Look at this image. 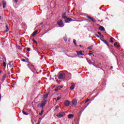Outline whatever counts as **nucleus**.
Here are the masks:
<instances>
[{
	"instance_id": "f257e3e1",
	"label": "nucleus",
	"mask_w": 124,
	"mask_h": 124,
	"mask_svg": "<svg viewBox=\"0 0 124 124\" xmlns=\"http://www.w3.org/2000/svg\"><path fill=\"white\" fill-rule=\"evenodd\" d=\"M47 103V100H45L42 102V103H40L38 104V107H41V108H42L43 109V107H44L45 105H46V104Z\"/></svg>"
},
{
	"instance_id": "f03ea898",
	"label": "nucleus",
	"mask_w": 124,
	"mask_h": 124,
	"mask_svg": "<svg viewBox=\"0 0 124 124\" xmlns=\"http://www.w3.org/2000/svg\"><path fill=\"white\" fill-rule=\"evenodd\" d=\"M58 78L59 79H64L65 78V74L63 73L60 74L58 76Z\"/></svg>"
},
{
	"instance_id": "7ed1b4c3",
	"label": "nucleus",
	"mask_w": 124,
	"mask_h": 124,
	"mask_svg": "<svg viewBox=\"0 0 124 124\" xmlns=\"http://www.w3.org/2000/svg\"><path fill=\"white\" fill-rule=\"evenodd\" d=\"M57 24L58 26H60L59 27L60 28H62L63 26H64V25H62V24H63V22L62 20H59L58 21Z\"/></svg>"
},
{
	"instance_id": "20e7f679",
	"label": "nucleus",
	"mask_w": 124,
	"mask_h": 124,
	"mask_svg": "<svg viewBox=\"0 0 124 124\" xmlns=\"http://www.w3.org/2000/svg\"><path fill=\"white\" fill-rule=\"evenodd\" d=\"M64 115H65L64 112H60V113L57 114L56 116L57 117H58V118H62L63 116H64Z\"/></svg>"
},
{
	"instance_id": "39448f33",
	"label": "nucleus",
	"mask_w": 124,
	"mask_h": 124,
	"mask_svg": "<svg viewBox=\"0 0 124 124\" xmlns=\"http://www.w3.org/2000/svg\"><path fill=\"white\" fill-rule=\"evenodd\" d=\"M63 88V86H57L56 88L55 89V92H58V91L61 90Z\"/></svg>"
},
{
	"instance_id": "423d86ee",
	"label": "nucleus",
	"mask_w": 124,
	"mask_h": 124,
	"mask_svg": "<svg viewBox=\"0 0 124 124\" xmlns=\"http://www.w3.org/2000/svg\"><path fill=\"white\" fill-rule=\"evenodd\" d=\"M87 17L88 19H90V20H91V21H92V22H93V23H95L96 22V20H95V19L94 18H93V17H92L89 16H87Z\"/></svg>"
},
{
	"instance_id": "0eeeda50",
	"label": "nucleus",
	"mask_w": 124,
	"mask_h": 124,
	"mask_svg": "<svg viewBox=\"0 0 124 124\" xmlns=\"http://www.w3.org/2000/svg\"><path fill=\"white\" fill-rule=\"evenodd\" d=\"M77 104V100H76V99L73 100L72 106H76Z\"/></svg>"
},
{
	"instance_id": "6e6552de",
	"label": "nucleus",
	"mask_w": 124,
	"mask_h": 124,
	"mask_svg": "<svg viewBox=\"0 0 124 124\" xmlns=\"http://www.w3.org/2000/svg\"><path fill=\"white\" fill-rule=\"evenodd\" d=\"M64 104L65 106H69L70 104V101H68V100H66L64 102Z\"/></svg>"
},
{
	"instance_id": "1a4fd4ad",
	"label": "nucleus",
	"mask_w": 124,
	"mask_h": 124,
	"mask_svg": "<svg viewBox=\"0 0 124 124\" xmlns=\"http://www.w3.org/2000/svg\"><path fill=\"white\" fill-rule=\"evenodd\" d=\"M28 67L31 69V71H32L33 69H34V66L31 64H29L28 65Z\"/></svg>"
},
{
	"instance_id": "9d476101",
	"label": "nucleus",
	"mask_w": 124,
	"mask_h": 124,
	"mask_svg": "<svg viewBox=\"0 0 124 124\" xmlns=\"http://www.w3.org/2000/svg\"><path fill=\"white\" fill-rule=\"evenodd\" d=\"M65 72H66L67 73V78H68V79L69 80L70 79H71V76H72V75H71V73H67V71H64Z\"/></svg>"
},
{
	"instance_id": "9b49d317",
	"label": "nucleus",
	"mask_w": 124,
	"mask_h": 124,
	"mask_svg": "<svg viewBox=\"0 0 124 124\" xmlns=\"http://www.w3.org/2000/svg\"><path fill=\"white\" fill-rule=\"evenodd\" d=\"M101 41H102L103 42H104V43H105V44H106V45L108 47H109V44H108V43L107 42V41H106V40H103L102 39H100Z\"/></svg>"
},
{
	"instance_id": "f8f14e48",
	"label": "nucleus",
	"mask_w": 124,
	"mask_h": 124,
	"mask_svg": "<svg viewBox=\"0 0 124 124\" xmlns=\"http://www.w3.org/2000/svg\"><path fill=\"white\" fill-rule=\"evenodd\" d=\"M2 4H3V8H5V7H6V1H5V0H3L2 1Z\"/></svg>"
},
{
	"instance_id": "ddd939ff",
	"label": "nucleus",
	"mask_w": 124,
	"mask_h": 124,
	"mask_svg": "<svg viewBox=\"0 0 124 124\" xmlns=\"http://www.w3.org/2000/svg\"><path fill=\"white\" fill-rule=\"evenodd\" d=\"M99 31H105V29L103 26H100L99 27Z\"/></svg>"
},
{
	"instance_id": "4468645a",
	"label": "nucleus",
	"mask_w": 124,
	"mask_h": 124,
	"mask_svg": "<svg viewBox=\"0 0 124 124\" xmlns=\"http://www.w3.org/2000/svg\"><path fill=\"white\" fill-rule=\"evenodd\" d=\"M83 52H84V51H81L80 52L78 51V52H77V55H78V56H84V54L82 53Z\"/></svg>"
},
{
	"instance_id": "2eb2a0df",
	"label": "nucleus",
	"mask_w": 124,
	"mask_h": 124,
	"mask_svg": "<svg viewBox=\"0 0 124 124\" xmlns=\"http://www.w3.org/2000/svg\"><path fill=\"white\" fill-rule=\"evenodd\" d=\"M75 88V84L74 83H71V87H70V90H74Z\"/></svg>"
},
{
	"instance_id": "dca6fc26",
	"label": "nucleus",
	"mask_w": 124,
	"mask_h": 124,
	"mask_svg": "<svg viewBox=\"0 0 124 124\" xmlns=\"http://www.w3.org/2000/svg\"><path fill=\"white\" fill-rule=\"evenodd\" d=\"M48 95H49V93H46V94L43 95V99H46L48 97Z\"/></svg>"
},
{
	"instance_id": "f3484780",
	"label": "nucleus",
	"mask_w": 124,
	"mask_h": 124,
	"mask_svg": "<svg viewBox=\"0 0 124 124\" xmlns=\"http://www.w3.org/2000/svg\"><path fill=\"white\" fill-rule=\"evenodd\" d=\"M68 119H71L74 118V114H69L68 116Z\"/></svg>"
},
{
	"instance_id": "a211bd4d",
	"label": "nucleus",
	"mask_w": 124,
	"mask_h": 124,
	"mask_svg": "<svg viewBox=\"0 0 124 124\" xmlns=\"http://www.w3.org/2000/svg\"><path fill=\"white\" fill-rule=\"evenodd\" d=\"M66 18H67V17L66 16H65V13H64L62 15V19H66Z\"/></svg>"
},
{
	"instance_id": "6ab92c4d",
	"label": "nucleus",
	"mask_w": 124,
	"mask_h": 124,
	"mask_svg": "<svg viewBox=\"0 0 124 124\" xmlns=\"http://www.w3.org/2000/svg\"><path fill=\"white\" fill-rule=\"evenodd\" d=\"M37 33V31H34V32L32 33L31 36H35V35H36V34Z\"/></svg>"
},
{
	"instance_id": "aec40b11",
	"label": "nucleus",
	"mask_w": 124,
	"mask_h": 124,
	"mask_svg": "<svg viewBox=\"0 0 124 124\" xmlns=\"http://www.w3.org/2000/svg\"><path fill=\"white\" fill-rule=\"evenodd\" d=\"M9 31V29H8V25H6V30L4 31V32H7V31Z\"/></svg>"
},
{
	"instance_id": "412c9836",
	"label": "nucleus",
	"mask_w": 124,
	"mask_h": 124,
	"mask_svg": "<svg viewBox=\"0 0 124 124\" xmlns=\"http://www.w3.org/2000/svg\"><path fill=\"white\" fill-rule=\"evenodd\" d=\"M43 113H44V110H42L40 113H39V115L40 116H42V115H43Z\"/></svg>"
},
{
	"instance_id": "4be33fe9",
	"label": "nucleus",
	"mask_w": 124,
	"mask_h": 124,
	"mask_svg": "<svg viewBox=\"0 0 124 124\" xmlns=\"http://www.w3.org/2000/svg\"><path fill=\"white\" fill-rule=\"evenodd\" d=\"M70 21H71V18H67L66 20H65V22H70Z\"/></svg>"
},
{
	"instance_id": "5701e85b",
	"label": "nucleus",
	"mask_w": 124,
	"mask_h": 124,
	"mask_svg": "<svg viewBox=\"0 0 124 124\" xmlns=\"http://www.w3.org/2000/svg\"><path fill=\"white\" fill-rule=\"evenodd\" d=\"M22 113L23 114H24V115H26V116H28V115H29V113L24 111H22Z\"/></svg>"
},
{
	"instance_id": "b1692460",
	"label": "nucleus",
	"mask_w": 124,
	"mask_h": 124,
	"mask_svg": "<svg viewBox=\"0 0 124 124\" xmlns=\"http://www.w3.org/2000/svg\"><path fill=\"white\" fill-rule=\"evenodd\" d=\"M41 120H42V118H40L39 120H38V123L37 124H40V123H41Z\"/></svg>"
},
{
	"instance_id": "393cba45",
	"label": "nucleus",
	"mask_w": 124,
	"mask_h": 124,
	"mask_svg": "<svg viewBox=\"0 0 124 124\" xmlns=\"http://www.w3.org/2000/svg\"><path fill=\"white\" fill-rule=\"evenodd\" d=\"M73 43L75 44V46H77V44L76 43V40L74 39L73 40Z\"/></svg>"
},
{
	"instance_id": "a878e982",
	"label": "nucleus",
	"mask_w": 124,
	"mask_h": 124,
	"mask_svg": "<svg viewBox=\"0 0 124 124\" xmlns=\"http://www.w3.org/2000/svg\"><path fill=\"white\" fill-rule=\"evenodd\" d=\"M93 64V66H95L96 68H100V67L98 66V65H94V64Z\"/></svg>"
},
{
	"instance_id": "bb28decb",
	"label": "nucleus",
	"mask_w": 124,
	"mask_h": 124,
	"mask_svg": "<svg viewBox=\"0 0 124 124\" xmlns=\"http://www.w3.org/2000/svg\"><path fill=\"white\" fill-rule=\"evenodd\" d=\"M61 98L62 97H59V96L57 97V99H56V101H58L60 100Z\"/></svg>"
},
{
	"instance_id": "cd10ccee",
	"label": "nucleus",
	"mask_w": 124,
	"mask_h": 124,
	"mask_svg": "<svg viewBox=\"0 0 124 124\" xmlns=\"http://www.w3.org/2000/svg\"><path fill=\"white\" fill-rule=\"evenodd\" d=\"M9 65H10V67L13 66V64L11 63L10 62H9Z\"/></svg>"
},
{
	"instance_id": "c85d7f7f",
	"label": "nucleus",
	"mask_w": 124,
	"mask_h": 124,
	"mask_svg": "<svg viewBox=\"0 0 124 124\" xmlns=\"http://www.w3.org/2000/svg\"><path fill=\"white\" fill-rule=\"evenodd\" d=\"M32 72H33V73H34V74L33 75V77H36V75L35 74V73L33 71H32Z\"/></svg>"
},
{
	"instance_id": "c756f323",
	"label": "nucleus",
	"mask_w": 124,
	"mask_h": 124,
	"mask_svg": "<svg viewBox=\"0 0 124 124\" xmlns=\"http://www.w3.org/2000/svg\"><path fill=\"white\" fill-rule=\"evenodd\" d=\"M17 48H18V49H19V50H21V51H22V48H20V46L17 45L16 46Z\"/></svg>"
},
{
	"instance_id": "7c9ffc66",
	"label": "nucleus",
	"mask_w": 124,
	"mask_h": 124,
	"mask_svg": "<svg viewBox=\"0 0 124 124\" xmlns=\"http://www.w3.org/2000/svg\"><path fill=\"white\" fill-rule=\"evenodd\" d=\"M88 49L89 50H92V49H93V46L88 47Z\"/></svg>"
},
{
	"instance_id": "2f4dec72",
	"label": "nucleus",
	"mask_w": 124,
	"mask_h": 124,
	"mask_svg": "<svg viewBox=\"0 0 124 124\" xmlns=\"http://www.w3.org/2000/svg\"><path fill=\"white\" fill-rule=\"evenodd\" d=\"M3 64L4 67H6V63H5V62H3Z\"/></svg>"
},
{
	"instance_id": "473e14b6",
	"label": "nucleus",
	"mask_w": 124,
	"mask_h": 124,
	"mask_svg": "<svg viewBox=\"0 0 124 124\" xmlns=\"http://www.w3.org/2000/svg\"><path fill=\"white\" fill-rule=\"evenodd\" d=\"M2 78L3 80H4V78H6V76L5 75H3Z\"/></svg>"
},
{
	"instance_id": "72a5a7b5",
	"label": "nucleus",
	"mask_w": 124,
	"mask_h": 124,
	"mask_svg": "<svg viewBox=\"0 0 124 124\" xmlns=\"http://www.w3.org/2000/svg\"><path fill=\"white\" fill-rule=\"evenodd\" d=\"M112 39H113V38H110V42H111V43H113V42H114V41L112 40Z\"/></svg>"
},
{
	"instance_id": "f704fd0d",
	"label": "nucleus",
	"mask_w": 124,
	"mask_h": 124,
	"mask_svg": "<svg viewBox=\"0 0 124 124\" xmlns=\"http://www.w3.org/2000/svg\"><path fill=\"white\" fill-rule=\"evenodd\" d=\"M64 40L66 42V41H67V39L66 38H64Z\"/></svg>"
},
{
	"instance_id": "c9c22d12",
	"label": "nucleus",
	"mask_w": 124,
	"mask_h": 124,
	"mask_svg": "<svg viewBox=\"0 0 124 124\" xmlns=\"http://www.w3.org/2000/svg\"><path fill=\"white\" fill-rule=\"evenodd\" d=\"M27 51H28V52H30V51H31V49H30L29 48H28L27 49Z\"/></svg>"
},
{
	"instance_id": "e433bc0d",
	"label": "nucleus",
	"mask_w": 124,
	"mask_h": 124,
	"mask_svg": "<svg viewBox=\"0 0 124 124\" xmlns=\"http://www.w3.org/2000/svg\"><path fill=\"white\" fill-rule=\"evenodd\" d=\"M87 60L89 64H93V63H91V62H89V61H88V59H87Z\"/></svg>"
},
{
	"instance_id": "4c0bfd02",
	"label": "nucleus",
	"mask_w": 124,
	"mask_h": 124,
	"mask_svg": "<svg viewBox=\"0 0 124 124\" xmlns=\"http://www.w3.org/2000/svg\"><path fill=\"white\" fill-rule=\"evenodd\" d=\"M32 40H33V42H34V43H37V42L36 41L34 40V39H33Z\"/></svg>"
},
{
	"instance_id": "58836bf2",
	"label": "nucleus",
	"mask_w": 124,
	"mask_h": 124,
	"mask_svg": "<svg viewBox=\"0 0 124 124\" xmlns=\"http://www.w3.org/2000/svg\"><path fill=\"white\" fill-rule=\"evenodd\" d=\"M59 108H60V107L59 106L56 107V109H59Z\"/></svg>"
},
{
	"instance_id": "ea45409f",
	"label": "nucleus",
	"mask_w": 124,
	"mask_h": 124,
	"mask_svg": "<svg viewBox=\"0 0 124 124\" xmlns=\"http://www.w3.org/2000/svg\"><path fill=\"white\" fill-rule=\"evenodd\" d=\"M95 36L97 37H99V35H98L97 34H95Z\"/></svg>"
},
{
	"instance_id": "a19ab883",
	"label": "nucleus",
	"mask_w": 124,
	"mask_h": 124,
	"mask_svg": "<svg viewBox=\"0 0 124 124\" xmlns=\"http://www.w3.org/2000/svg\"><path fill=\"white\" fill-rule=\"evenodd\" d=\"M14 1L17 3V2H18V0H14Z\"/></svg>"
},
{
	"instance_id": "79ce46f5",
	"label": "nucleus",
	"mask_w": 124,
	"mask_h": 124,
	"mask_svg": "<svg viewBox=\"0 0 124 124\" xmlns=\"http://www.w3.org/2000/svg\"><path fill=\"white\" fill-rule=\"evenodd\" d=\"M21 61L22 62H26V60L25 59H22Z\"/></svg>"
},
{
	"instance_id": "37998d69",
	"label": "nucleus",
	"mask_w": 124,
	"mask_h": 124,
	"mask_svg": "<svg viewBox=\"0 0 124 124\" xmlns=\"http://www.w3.org/2000/svg\"><path fill=\"white\" fill-rule=\"evenodd\" d=\"M89 101V99L86 100L85 103H87V102H88V101Z\"/></svg>"
},
{
	"instance_id": "c03bdc74",
	"label": "nucleus",
	"mask_w": 124,
	"mask_h": 124,
	"mask_svg": "<svg viewBox=\"0 0 124 124\" xmlns=\"http://www.w3.org/2000/svg\"><path fill=\"white\" fill-rule=\"evenodd\" d=\"M98 34H99V35H101V33H100V32H98Z\"/></svg>"
},
{
	"instance_id": "a18cd8bd",
	"label": "nucleus",
	"mask_w": 124,
	"mask_h": 124,
	"mask_svg": "<svg viewBox=\"0 0 124 124\" xmlns=\"http://www.w3.org/2000/svg\"><path fill=\"white\" fill-rule=\"evenodd\" d=\"M1 100V94H0V101Z\"/></svg>"
},
{
	"instance_id": "49530a36",
	"label": "nucleus",
	"mask_w": 124,
	"mask_h": 124,
	"mask_svg": "<svg viewBox=\"0 0 124 124\" xmlns=\"http://www.w3.org/2000/svg\"><path fill=\"white\" fill-rule=\"evenodd\" d=\"M101 37L103 38V37H104V36H103V35H101Z\"/></svg>"
},
{
	"instance_id": "de8ad7c7",
	"label": "nucleus",
	"mask_w": 124,
	"mask_h": 124,
	"mask_svg": "<svg viewBox=\"0 0 124 124\" xmlns=\"http://www.w3.org/2000/svg\"><path fill=\"white\" fill-rule=\"evenodd\" d=\"M9 62L11 63L12 62H13V61H10Z\"/></svg>"
},
{
	"instance_id": "09e8293b",
	"label": "nucleus",
	"mask_w": 124,
	"mask_h": 124,
	"mask_svg": "<svg viewBox=\"0 0 124 124\" xmlns=\"http://www.w3.org/2000/svg\"><path fill=\"white\" fill-rule=\"evenodd\" d=\"M117 45H118V44H117V43H114V45H115V46Z\"/></svg>"
},
{
	"instance_id": "8fccbe9b",
	"label": "nucleus",
	"mask_w": 124,
	"mask_h": 124,
	"mask_svg": "<svg viewBox=\"0 0 124 124\" xmlns=\"http://www.w3.org/2000/svg\"><path fill=\"white\" fill-rule=\"evenodd\" d=\"M89 104H90V103H88V104H87V106L85 107V108H87V107H88Z\"/></svg>"
},
{
	"instance_id": "3c124183",
	"label": "nucleus",
	"mask_w": 124,
	"mask_h": 124,
	"mask_svg": "<svg viewBox=\"0 0 124 124\" xmlns=\"http://www.w3.org/2000/svg\"><path fill=\"white\" fill-rule=\"evenodd\" d=\"M110 69H113V66L110 67Z\"/></svg>"
},
{
	"instance_id": "603ef678",
	"label": "nucleus",
	"mask_w": 124,
	"mask_h": 124,
	"mask_svg": "<svg viewBox=\"0 0 124 124\" xmlns=\"http://www.w3.org/2000/svg\"><path fill=\"white\" fill-rule=\"evenodd\" d=\"M1 19V16H0V20Z\"/></svg>"
},
{
	"instance_id": "864d4df0",
	"label": "nucleus",
	"mask_w": 124,
	"mask_h": 124,
	"mask_svg": "<svg viewBox=\"0 0 124 124\" xmlns=\"http://www.w3.org/2000/svg\"><path fill=\"white\" fill-rule=\"evenodd\" d=\"M117 47H120V45H118V46H117Z\"/></svg>"
},
{
	"instance_id": "5fc2aeb1",
	"label": "nucleus",
	"mask_w": 124,
	"mask_h": 124,
	"mask_svg": "<svg viewBox=\"0 0 124 124\" xmlns=\"http://www.w3.org/2000/svg\"><path fill=\"white\" fill-rule=\"evenodd\" d=\"M79 46H80V47H82V45H79Z\"/></svg>"
},
{
	"instance_id": "6e6d98bb",
	"label": "nucleus",
	"mask_w": 124,
	"mask_h": 124,
	"mask_svg": "<svg viewBox=\"0 0 124 124\" xmlns=\"http://www.w3.org/2000/svg\"><path fill=\"white\" fill-rule=\"evenodd\" d=\"M44 117H45V116H43V117L42 118V119H43V118H44Z\"/></svg>"
},
{
	"instance_id": "4d7b16f0",
	"label": "nucleus",
	"mask_w": 124,
	"mask_h": 124,
	"mask_svg": "<svg viewBox=\"0 0 124 124\" xmlns=\"http://www.w3.org/2000/svg\"><path fill=\"white\" fill-rule=\"evenodd\" d=\"M0 6H1V4H0Z\"/></svg>"
},
{
	"instance_id": "13d9d810",
	"label": "nucleus",
	"mask_w": 124,
	"mask_h": 124,
	"mask_svg": "<svg viewBox=\"0 0 124 124\" xmlns=\"http://www.w3.org/2000/svg\"><path fill=\"white\" fill-rule=\"evenodd\" d=\"M89 55H92V53H89Z\"/></svg>"
},
{
	"instance_id": "bf43d9fd",
	"label": "nucleus",
	"mask_w": 124,
	"mask_h": 124,
	"mask_svg": "<svg viewBox=\"0 0 124 124\" xmlns=\"http://www.w3.org/2000/svg\"><path fill=\"white\" fill-rule=\"evenodd\" d=\"M71 58H74V57H71Z\"/></svg>"
},
{
	"instance_id": "052dcab7",
	"label": "nucleus",
	"mask_w": 124,
	"mask_h": 124,
	"mask_svg": "<svg viewBox=\"0 0 124 124\" xmlns=\"http://www.w3.org/2000/svg\"><path fill=\"white\" fill-rule=\"evenodd\" d=\"M36 73H37V74H38V72H37Z\"/></svg>"
},
{
	"instance_id": "680f3d73",
	"label": "nucleus",
	"mask_w": 124,
	"mask_h": 124,
	"mask_svg": "<svg viewBox=\"0 0 124 124\" xmlns=\"http://www.w3.org/2000/svg\"><path fill=\"white\" fill-rule=\"evenodd\" d=\"M99 64H101V63H99Z\"/></svg>"
},
{
	"instance_id": "e2e57ef3",
	"label": "nucleus",
	"mask_w": 124,
	"mask_h": 124,
	"mask_svg": "<svg viewBox=\"0 0 124 124\" xmlns=\"http://www.w3.org/2000/svg\"><path fill=\"white\" fill-rule=\"evenodd\" d=\"M0 72H1V71H0Z\"/></svg>"
},
{
	"instance_id": "0e129e2a",
	"label": "nucleus",
	"mask_w": 124,
	"mask_h": 124,
	"mask_svg": "<svg viewBox=\"0 0 124 124\" xmlns=\"http://www.w3.org/2000/svg\"><path fill=\"white\" fill-rule=\"evenodd\" d=\"M21 44H22V43H21Z\"/></svg>"
}]
</instances>
